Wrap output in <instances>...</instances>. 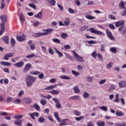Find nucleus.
I'll return each mask as SVG.
<instances>
[{"instance_id":"obj_1","label":"nucleus","mask_w":126,"mask_h":126,"mask_svg":"<svg viewBox=\"0 0 126 126\" xmlns=\"http://www.w3.org/2000/svg\"><path fill=\"white\" fill-rule=\"evenodd\" d=\"M35 81H36V77L30 75L27 76L26 77L27 87H31Z\"/></svg>"},{"instance_id":"obj_2","label":"nucleus","mask_w":126,"mask_h":126,"mask_svg":"<svg viewBox=\"0 0 126 126\" xmlns=\"http://www.w3.org/2000/svg\"><path fill=\"white\" fill-rule=\"evenodd\" d=\"M72 53L73 54L74 58L77 62L79 63H84V59L83 57L78 55V54L73 50L72 51Z\"/></svg>"},{"instance_id":"obj_3","label":"nucleus","mask_w":126,"mask_h":126,"mask_svg":"<svg viewBox=\"0 0 126 126\" xmlns=\"http://www.w3.org/2000/svg\"><path fill=\"white\" fill-rule=\"evenodd\" d=\"M116 27H120L118 29V31H122L124 27H125V21H119L115 23Z\"/></svg>"},{"instance_id":"obj_4","label":"nucleus","mask_w":126,"mask_h":126,"mask_svg":"<svg viewBox=\"0 0 126 126\" xmlns=\"http://www.w3.org/2000/svg\"><path fill=\"white\" fill-rule=\"evenodd\" d=\"M89 30L91 33H93L94 34H95L96 35H101L102 36L104 35V34L103 32L95 30L94 28H90L89 29Z\"/></svg>"},{"instance_id":"obj_5","label":"nucleus","mask_w":126,"mask_h":126,"mask_svg":"<svg viewBox=\"0 0 126 126\" xmlns=\"http://www.w3.org/2000/svg\"><path fill=\"white\" fill-rule=\"evenodd\" d=\"M70 24V19L69 18H66L63 22H59L60 26H68Z\"/></svg>"},{"instance_id":"obj_6","label":"nucleus","mask_w":126,"mask_h":126,"mask_svg":"<svg viewBox=\"0 0 126 126\" xmlns=\"http://www.w3.org/2000/svg\"><path fill=\"white\" fill-rule=\"evenodd\" d=\"M105 31L106 35L107 37H108V38H109L110 40H111V41H114V40H115V37H114V35H113L112 32H111V31L108 29H106Z\"/></svg>"},{"instance_id":"obj_7","label":"nucleus","mask_w":126,"mask_h":126,"mask_svg":"<svg viewBox=\"0 0 126 126\" xmlns=\"http://www.w3.org/2000/svg\"><path fill=\"white\" fill-rule=\"evenodd\" d=\"M32 67V65L30 63H28L26 64L24 68L23 72L24 73H26V72H28L31 68Z\"/></svg>"},{"instance_id":"obj_8","label":"nucleus","mask_w":126,"mask_h":126,"mask_svg":"<svg viewBox=\"0 0 126 126\" xmlns=\"http://www.w3.org/2000/svg\"><path fill=\"white\" fill-rule=\"evenodd\" d=\"M14 56V54L12 52L6 53L3 57V60L5 61H8L10 58H12Z\"/></svg>"},{"instance_id":"obj_9","label":"nucleus","mask_w":126,"mask_h":126,"mask_svg":"<svg viewBox=\"0 0 126 126\" xmlns=\"http://www.w3.org/2000/svg\"><path fill=\"white\" fill-rule=\"evenodd\" d=\"M17 39L18 42H23L26 40V36L24 35H20L17 37Z\"/></svg>"},{"instance_id":"obj_10","label":"nucleus","mask_w":126,"mask_h":126,"mask_svg":"<svg viewBox=\"0 0 126 126\" xmlns=\"http://www.w3.org/2000/svg\"><path fill=\"white\" fill-rule=\"evenodd\" d=\"M29 116L32 119V120H35V117H39V113L38 112H33L32 113H29Z\"/></svg>"},{"instance_id":"obj_11","label":"nucleus","mask_w":126,"mask_h":126,"mask_svg":"<svg viewBox=\"0 0 126 126\" xmlns=\"http://www.w3.org/2000/svg\"><path fill=\"white\" fill-rule=\"evenodd\" d=\"M25 64V63L24 62H19L18 63H15L14 65L16 66V67H22V66H24Z\"/></svg>"},{"instance_id":"obj_12","label":"nucleus","mask_w":126,"mask_h":126,"mask_svg":"<svg viewBox=\"0 0 126 126\" xmlns=\"http://www.w3.org/2000/svg\"><path fill=\"white\" fill-rule=\"evenodd\" d=\"M69 100H75V101H79L80 96L79 95H73L68 98Z\"/></svg>"},{"instance_id":"obj_13","label":"nucleus","mask_w":126,"mask_h":126,"mask_svg":"<svg viewBox=\"0 0 126 126\" xmlns=\"http://www.w3.org/2000/svg\"><path fill=\"white\" fill-rule=\"evenodd\" d=\"M48 35L47 32H37L35 33L33 36L34 37H41V36H46Z\"/></svg>"},{"instance_id":"obj_14","label":"nucleus","mask_w":126,"mask_h":126,"mask_svg":"<svg viewBox=\"0 0 126 126\" xmlns=\"http://www.w3.org/2000/svg\"><path fill=\"white\" fill-rule=\"evenodd\" d=\"M42 31H43V32H46L47 35H49V34H51L52 32H54L55 29H54V28H49L46 30H43Z\"/></svg>"},{"instance_id":"obj_15","label":"nucleus","mask_w":126,"mask_h":126,"mask_svg":"<svg viewBox=\"0 0 126 126\" xmlns=\"http://www.w3.org/2000/svg\"><path fill=\"white\" fill-rule=\"evenodd\" d=\"M1 65H4V66H10L11 65V63L8 62L2 61L0 63Z\"/></svg>"},{"instance_id":"obj_16","label":"nucleus","mask_w":126,"mask_h":126,"mask_svg":"<svg viewBox=\"0 0 126 126\" xmlns=\"http://www.w3.org/2000/svg\"><path fill=\"white\" fill-rule=\"evenodd\" d=\"M9 80L8 79L3 78L0 80V83L1 84H8Z\"/></svg>"},{"instance_id":"obj_17","label":"nucleus","mask_w":126,"mask_h":126,"mask_svg":"<svg viewBox=\"0 0 126 126\" xmlns=\"http://www.w3.org/2000/svg\"><path fill=\"white\" fill-rule=\"evenodd\" d=\"M31 108L32 109H34V108L36 110V111H40V106L36 103H35L34 105H32L31 106Z\"/></svg>"},{"instance_id":"obj_18","label":"nucleus","mask_w":126,"mask_h":126,"mask_svg":"<svg viewBox=\"0 0 126 126\" xmlns=\"http://www.w3.org/2000/svg\"><path fill=\"white\" fill-rule=\"evenodd\" d=\"M5 29V27H4V23H1V30L0 31V35H2V34H3Z\"/></svg>"},{"instance_id":"obj_19","label":"nucleus","mask_w":126,"mask_h":126,"mask_svg":"<svg viewBox=\"0 0 126 126\" xmlns=\"http://www.w3.org/2000/svg\"><path fill=\"white\" fill-rule=\"evenodd\" d=\"M2 40L5 44H9V37L8 36L3 37Z\"/></svg>"},{"instance_id":"obj_20","label":"nucleus","mask_w":126,"mask_h":126,"mask_svg":"<svg viewBox=\"0 0 126 126\" xmlns=\"http://www.w3.org/2000/svg\"><path fill=\"white\" fill-rule=\"evenodd\" d=\"M42 14H43V12L40 11L36 15H34V17H35L36 18H39V19H41V18H42Z\"/></svg>"},{"instance_id":"obj_21","label":"nucleus","mask_w":126,"mask_h":126,"mask_svg":"<svg viewBox=\"0 0 126 126\" xmlns=\"http://www.w3.org/2000/svg\"><path fill=\"white\" fill-rule=\"evenodd\" d=\"M25 58H27V59H32V58H37V56H36L34 53H32L29 55L26 56Z\"/></svg>"},{"instance_id":"obj_22","label":"nucleus","mask_w":126,"mask_h":126,"mask_svg":"<svg viewBox=\"0 0 126 126\" xmlns=\"http://www.w3.org/2000/svg\"><path fill=\"white\" fill-rule=\"evenodd\" d=\"M126 85V81L122 80L119 82L120 87H125Z\"/></svg>"},{"instance_id":"obj_23","label":"nucleus","mask_w":126,"mask_h":126,"mask_svg":"<svg viewBox=\"0 0 126 126\" xmlns=\"http://www.w3.org/2000/svg\"><path fill=\"white\" fill-rule=\"evenodd\" d=\"M57 87V85H54L49 86L45 88V90H51V89H53V88H56Z\"/></svg>"},{"instance_id":"obj_24","label":"nucleus","mask_w":126,"mask_h":126,"mask_svg":"<svg viewBox=\"0 0 126 126\" xmlns=\"http://www.w3.org/2000/svg\"><path fill=\"white\" fill-rule=\"evenodd\" d=\"M30 74H32V75H38V74H40V72L39 71H31L30 72Z\"/></svg>"},{"instance_id":"obj_25","label":"nucleus","mask_w":126,"mask_h":126,"mask_svg":"<svg viewBox=\"0 0 126 126\" xmlns=\"http://www.w3.org/2000/svg\"><path fill=\"white\" fill-rule=\"evenodd\" d=\"M116 115L118 117H123V116H124V112H123L121 111H117L116 112Z\"/></svg>"},{"instance_id":"obj_26","label":"nucleus","mask_w":126,"mask_h":126,"mask_svg":"<svg viewBox=\"0 0 126 126\" xmlns=\"http://www.w3.org/2000/svg\"><path fill=\"white\" fill-rule=\"evenodd\" d=\"M0 18L2 23H5V22H6V16H5V15L1 16Z\"/></svg>"},{"instance_id":"obj_27","label":"nucleus","mask_w":126,"mask_h":126,"mask_svg":"<svg viewBox=\"0 0 126 126\" xmlns=\"http://www.w3.org/2000/svg\"><path fill=\"white\" fill-rule=\"evenodd\" d=\"M60 78H62V79H66L68 80H70V79H71V77L68 76H66L64 75H63L62 76H61Z\"/></svg>"},{"instance_id":"obj_28","label":"nucleus","mask_w":126,"mask_h":126,"mask_svg":"<svg viewBox=\"0 0 126 126\" xmlns=\"http://www.w3.org/2000/svg\"><path fill=\"white\" fill-rule=\"evenodd\" d=\"M54 117L56 118L57 121L59 122V123H61L62 122L59 117V114L57 112H54Z\"/></svg>"},{"instance_id":"obj_29","label":"nucleus","mask_w":126,"mask_h":126,"mask_svg":"<svg viewBox=\"0 0 126 126\" xmlns=\"http://www.w3.org/2000/svg\"><path fill=\"white\" fill-rule=\"evenodd\" d=\"M98 54H97V51L95 50L93 52H92V53L91 54V56L94 58V59H95V60H96V59L97 58V55Z\"/></svg>"},{"instance_id":"obj_30","label":"nucleus","mask_w":126,"mask_h":126,"mask_svg":"<svg viewBox=\"0 0 126 126\" xmlns=\"http://www.w3.org/2000/svg\"><path fill=\"white\" fill-rule=\"evenodd\" d=\"M54 50L55 51L56 53L59 55V58H62V57H63V53L62 52L59 51L58 50H57V48H54Z\"/></svg>"},{"instance_id":"obj_31","label":"nucleus","mask_w":126,"mask_h":126,"mask_svg":"<svg viewBox=\"0 0 126 126\" xmlns=\"http://www.w3.org/2000/svg\"><path fill=\"white\" fill-rule=\"evenodd\" d=\"M75 93H80V90L78 88V87L75 86L73 88Z\"/></svg>"},{"instance_id":"obj_32","label":"nucleus","mask_w":126,"mask_h":126,"mask_svg":"<svg viewBox=\"0 0 126 126\" xmlns=\"http://www.w3.org/2000/svg\"><path fill=\"white\" fill-rule=\"evenodd\" d=\"M67 37H68V34L65 32H63L61 34V37L62 39H65Z\"/></svg>"},{"instance_id":"obj_33","label":"nucleus","mask_w":126,"mask_h":126,"mask_svg":"<svg viewBox=\"0 0 126 126\" xmlns=\"http://www.w3.org/2000/svg\"><path fill=\"white\" fill-rule=\"evenodd\" d=\"M20 20L22 24L24 23V21H25V17H24V15H23V14L20 15Z\"/></svg>"},{"instance_id":"obj_34","label":"nucleus","mask_w":126,"mask_h":126,"mask_svg":"<svg viewBox=\"0 0 126 126\" xmlns=\"http://www.w3.org/2000/svg\"><path fill=\"white\" fill-rule=\"evenodd\" d=\"M109 51L113 53V54L117 53V48L116 47H111L109 49Z\"/></svg>"},{"instance_id":"obj_35","label":"nucleus","mask_w":126,"mask_h":126,"mask_svg":"<svg viewBox=\"0 0 126 126\" xmlns=\"http://www.w3.org/2000/svg\"><path fill=\"white\" fill-rule=\"evenodd\" d=\"M47 2H49V3H50L51 5L54 6L56 4V0H46Z\"/></svg>"},{"instance_id":"obj_36","label":"nucleus","mask_w":126,"mask_h":126,"mask_svg":"<svg viewBox=\"0 0 126 126\" xmlns=\"http://www.w3.org/2000/svg\"><path fill=\"white\" fill-rule=\"evenodd\" d=\"M15 125L16 126H21L22 125V120H20V121H16L14 122Z\"/></svg>"},{"instance_id":"obj_37","label":"nucleus","mask_w":126,"mask_h":126,"mask_svg":"<svg viewBox=\"0 0 126 126\" xmlns=\"http://www.w3.org/2000/svg\"><path fill=\"white\" fill-rule=\"evenodd\" d=\"M86 18H87V19L92 20V19H95L96 17H94L93 16H91L90 15H87L86 16Z\"/></svg>"},{"instance_id":"obj_38","label":"nucleus","mask_w":126,"mask_h":126,"mask_svg":"<svg viewBox=\"0 0 126 126\" xmlns=\"http://www.w3.org/2000/svg\"><path fill=\"white\" fill-rule=\"evenodd\" d=\"M40 103L42 106H45L47 104V100L46 99H41L40 100Z\"/></svg>"},{"instance_id":"obj_39","label":"nucleus","mask_w":126,"mask_h":126,"mask_svg":"<svg viewBox=\"0 0 126 126\" xmlns=\"http://www.w3.org/2000/svg\"><path fill=\"white\" fill-rule=\"evenodd\" d=\"M50 93L53 94H55V95H58V94H60V91L54 90L53 91H50Z\"/></svg>"},{"instance_id":"obj_40","label":"nucleus","mask_w":126,"mask_h":126,"mask_svg":"<svg viewBox=\"0 0 126 126\" xmlns=\"http://www.w3.org/2000/svg\"><path fill=\"white\" fill-rule=\"evenodd\" d=\"M18 60H19V57H14L11 58L10 61L12 63H16Z\"/></svg>"},{"instance_id":"obj_41","label":"nucleus","mask_w":126,"mask_h":126,"mask_svg":"<svg viewBox=\"0 0 126 126\" xmlns=\"http://www.w3.org/2000/svg\"><path fill=\"white\" fill-rule=\"evenodd\" d=\"M93 79H94V77L89 76L87 77V81L88 82H92V81H93Z\"/></svg>"},{"instance_id":"obj_42","label":"nucleus","mask_w":126,"mask_h":126,"mask_svg":"<svg viewBox=\"0 0 126 126\" xmlns=\"http://www.w3.org/2000/svg\"><path fill=\"white\" fill-rule=\"evenodd\" d=\"M120 100L119 99V94H116L115 96V98L113 100V102L115 103H119Z\"/></svg>"},{"instance_id":"obj_43","label":"nucleus","mask_w":126,"mask_h":126,"mask_svg":"<svg viewBox=\"0 0 126 126\" xmlns=\"http://www.w3.org/2000/svg\"><path fill=\"white\" fill-rule=\"evenodd\" d=\"M99 109H100V110H102V111H104V112H107V111H108V107H106V106H99Z\"/></svg>"},{"instance_id":"obj_44","label":"nucleus","mask_w":126,"mask_h":126,"mask_svg":"<svg viewBox=\"0 0 126 126\" xmlns=\"http://www.w3.org/2000/svg\"><path fill=\"white\" fill-rule=\"evenodd\" d=\"M38 123H44L45 122V118L44 117H40L38 119Z\"/></svg>"},{"instance_id":"obj_45","label":"nucleus","mask_w":126,"mask_h":126,"mask_svg":"<svg viewBox=\"0 0 126 126\" xmlns=\"http://www.w3.org/2000/svg\"><path fill=\"white\" fill-rule=\"evenodd\" d=\"M97 126H105V122H98L96 123Z\"/></svg>"},{"instance_id":"obj_46","label":"nucleus","mask_w":126,"mask_h":126,"mask_svg":"<svg viewBox=\"0 0 126 126\" xmlns=\"http://www.w3.org/2000/svg\"><path fill=\"white\" fill-rule=\"evenodd\" d=\"M119 6L121 9L125 8V3L123 1L121 2V3L119 4Z\"/></svg>"},{"instance_id":"obj_47","label":"nucleus","mask_w":126,"mask_h":126,"mask_svg":"<svg viewBox=\"0 0 126 126\" xmlns=\"http://www.w3.org/2000/svg\"><path fill=\"white\" fill-rule=\"evenodd\" d=\"M71 72L72 74H73V75H74L75 76H78L80 75L79 72L75 71L73 70L71 71Z\"/></svg>"},{"instance_id":"obj_48","label":"nucleus","mask_w":126,"mask_h":126,"mask_svg":"<svg viewBox=\"0 0 126 126\" xmlns=\"http://www.w3.org/2000/svg\"><path fill=\"white\" fill-rule=\"evenodd\" d=\"M14 119L15 120H20L21 119H22L23 118V115H16L14 117Z\"/></svg>"},{"instance_id":"obj_49","label":"nucleus","mask_w":126,"mask_h":126,"mask_svg":"<svg viewBox=\"0 0 126 126\" xmlns=\"http://www.w3.org/2000/svg\"><path fill=\"white\" fill-rule=\"evenodd\" d=\"M52 41L54 43H57V44H60V43H61V40L58 38L53 39Z\"/></svg>"},{"instance_id":"obj_50","label":"nucleus","mask_w":126,"mask_h":126,"mask_svg":"<svg viewBox=\"0 0 126 126\" xmlns=\"http://www.w3.org/2000/svg\"><path fill=\"white\" fill-rule=\"evenodd\" d=\"M112 66L113 63L110 62L106 65V68H107V69H110V68H111V67H112Z\"/></svg>"},{"instance_id":"obj_51","label":"nucleus","mask_w":126,"mask_h":126,"mask_svg":"<svg viewBox=\"0 0 126 126\" xmlns=\"http://www.w3.org/2000/svg\"><path fill=\"white\" fill-rule=\"evenodd\" d=\"M82 119H84V116H81L80 117H75V119L76 121H77V122H79V121H81Z\"/></svg>"},{"instance_id":"obj_52","label":"nucleus","mask_w":126,"mask_h":126,"mask_svg":"<svg viewBox=\"0 0 126 126\" xmlns=\"http://www.w3.org/2000/svg\"><path fill=\"white\" fill-rule=\"evenodd\" d=\"M29 6H30V7L33 8L34 9H36V8H37V7L36 6V5H35V4L33 3H29Z\"/></svg>"},{"instance_id":"obj_53","label":"nucleus","mask_w":126,"mask_h":126,"mask_svg":"<svg viewBox=\"0 0 126 126\" xmlns=\"http://www.w3.org/2000/svg\"><path fill=\"white\" fill-rule=\"evenodd\" d=\"M10 43L12 44V47H14V45H15V40L12 38L10 40Z\"/></svg>"},{"instance_id":"obj_54","label":"nucleus","mask_w":126,"mask_h":126,"mask_svg":"<svg viewBox=\"0 0 126 126\" xmlns=\"http://www.w3.org/2000/svg\"><path fill=\"white\" fill-rule=\"evenodd\" d=\"M65 56H66V58H67L69 60H72V57L70 56V55L67 54V53H64Z\"/></svg>"},{"instance_id":"obj_55","label":"nucleus","mask_w":126,"mask_h":126,"mask_svg":"<svg viewBox=\"0 0 126 126\" xmlns=\"http://www.w3.org/2000/svg\"><path fill=\"white\" fill-rule=\"evenodd\" d=\"M68 11L69 13H71L72 14H73V13H75V10H73L72 8H68Z\"/></svg>"},{"instance_id":"obj_56","label":"nucleus","mask_w":126,"mask_h":126,"mask_svg":"<svg viewBox=\"0 0 126 126\" xmlns=\"http://www.w3.org/2000/svg\"><path fill=\"white\" fill-rule=\"evenodd\" d=\"M87 43H88V44H97V42L94 40H88L87 41Z\"/></svg>"},{"instance_id":"obj_57","label":"nucleus","mask_w":126,"mask_h":126,"mask_svg":"<svg viewBox=\"0 0 126 126\" xmlns=\"http://www.w3.org/2000/svg\"><path fill=\"white\" fill-rule=\"evenodd\" d=\"M120 32H121L122 35H125V34H126V28H125V27H124L123 29H122V30L121 31H120Z\"/></svg>"},{"instance_id":"obj_58","label":"nucleus","mask_w":126,"mask_h":126,"mask_svg":"<svg viewBox=\"0 0 126 126\" xmlns=\"http://www.w3.org/2000/svg\"><path fill=\"white\" fill-rule=\"evenodd\" d=\"M20 99H16V100H15L13 102L14 104H20Z\"/></svg>"},{"instance_id":"obj_59","label":"nucleus","mask_w":126,"mask_h":126,"mask_svg":"<svg viewBox=\"0 0 126 126\" xmlns=\"http://www.w3.org/2000/svg\"><path fill=\"white\" fill-rule=\"evenodd\" d=\"M5 4L4 3V0H1V4L0 6L1 9H2V8H4Z\"/></svg>"},{"instance_id":"obj_60","label":"nucleus","mask_w":126,"mask_h":126,"mask_svg":"<svg viewBox=\"0 0 126 126\" xmlns=\"http://www.w3.org/2000/svg\"><path fill=\"white\" fill-rule=\"evenodd\" d=\"M83 97L84 98H88V97H89V94H88L87 92H85L83 94Z\"/></svg>"},{"instance_id":"obj_61","label":"nucleus","mask_w":126,"mask_h":126,"mask_svg":"<svg viewBox=\"0 0 126 126\" xmlns=\"http://www.w3.org/2000/svg\"><path fill=\"white\" fill-rule=\"evenodd\" d=\"M107 81V80L106 79H102L99 81V84H104Z\"/></svg>"},{"instance_id":"obj_62","label":"nucleus","mask_w":126,"mask_h":126,"mask_svg":"<svg viewBox=\"0 0 126 126\" xmlns=\"http://www.w3.org/2000/svg\"><path fill=\"white\" fill-rule=\"evenodd\" d=\"M70 48H71V47L68 44L64 46V49H65V50H69Z\"/></svg>"},{"instance_id":"obj_63","label":"nucleus","mask_w":126,"mask_h":126,"mask_svg":"<svg viewBox=\"0 0 126 126\" xmlns=\"http://www.w3.org/2000/svg\"><path fill=\"white\" fill-rule=\"evenodd\" d=\"M23 94H24V91L23 90L20 91L18 94L19 97H21L22 95H23Z\"/></svg>"},{"instance_id":"obj_64","label":"nucleus","mask_w":126,"mask_h":126,"mask_svg":"<svg viewBox=\"0 0 126 126\" xmlns=\"http://www.w3.org/2000/svg\"><path fill=\"white\" fill-rule=\"evenodd\" d=\"M108 18H110V19H112L113 20H116V17L115 16H114V15H109Z\"/></svg>"}]
</instances>
